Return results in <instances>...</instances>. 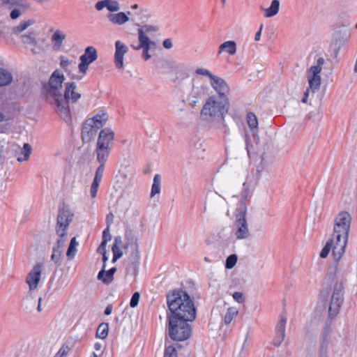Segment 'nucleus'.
I'll return each instance as SVG.
<instances>
[{
  "label": "nucleus",
  "mask_w": 357,
  "mask_h": 357,
  "mask_svg": "<svg viewBox=\"0 0 357 357\" xmlns=\"http://www.w3.org/2000/svg\"><path fill=\"white\" fill-rule=\"evenodd\" d=\"M169 310L167 314L169 337L175 341L188 339L192 333L189 322L196 318L193 299L183 289H176L167 295Z\"/></svg>",
  "instance_id": "f257e3e1"
},
{
  "label": "nucleus",
  "mask_w": 357,
  "mask_h": 357,
  "mask_svg": "<svg viewBox=\"0 0 357 357\" xmlns=\"http://www.w3.org/2000/svg\"><path fill=\"white\" fill-rule=\"evenodd\" d=\"M229 107L228 98L220 100L216 96H210L200 112L201 119L217 128L222 130L225 134L229 133V128L225 124V116L227 114Z\"/></svg>",
  "instance_id": "f03ea898"
},
{
  "label": "nucleus",
  "mask_w": 357,
  "mask_h": 357,
  "mask_svg": "<svg viewBox=\"0 0 357 357\" xmlns=\"http://www.w3.org/2000/svg\"><path fill=\"white\" fill-rule=\"evenodd\" d=\"M351 216L347 211L340 212L335 219L333 237L335 239L333 248V257L339 261L345 252L348 241Z\"/></svg>",
  "instance_id": "7ed1b4c3"
},
{
  "label": "nucleus",
  "mask_w": 357,
  "mask_h": 357,
  "mask_svg": "<svg viewBox=\"0 0 357 357\" xmlns=\"http://www.w3.org/2000/svg\"><path fill=\"white\" fill-rule=\"evenodd\" d=\"M77 84L75 82L65 83V89L61 95V98L57 100L55 112L66 122L71 120L69 102L76 103L81 98V93L76 91Z\"/></svg>",
  "instance_id": "20e7f679"
},
{
  "label": "nucleus",
  "mask_w": 357,
  "mask_h": 357,
  "mask_svg": "<svg viewBox=\"0 0 357 357\" xmlns=\"http://www.w3.org/2000/svg\"><path fill=\"white\" fill-rule=\"evenodd\" d=\"M64 80L65 77L63 72L59 69H56L50 77L49 81L43 84V93L54 110L57 105L56 101L61 98Z\"/></svg>",
  "instance_id": "39448f33"
},
{
  "label": "nucleus",
  "mask_w": 357,
  "mask_h": 357,
  "mask_svg": "<svg viewBox=\"0 0 357 357\" xmlns=\"http://www.w3.org/2000/svg\"><path fill=\"white\" fill-rule=\"evenodd\" d=\"M325 63V59L319 56L314 61V64L309 68L307 71V81L309 88L307 89L304 93L302 98L303 103L307 102L309 93L312 91V93L317 91L321 85V76L320 73L322 70V66Z\"/></svg>",
  "instance_id": "423d86ee"
},
{
  "label": "nucleus",
  "mask_w": 357,
  "mask_h": 357,
  "mask_svg": "<svg viewBox=\"0 0 357 357\" xmlns=\"http://www.w3.org/2000/svg\"><path fill=\"white\" fill-rule=\"evenodd\" d=\"M237 212L234 222V235L237 240H245L250 236L246 219L247 208L245 204L242 203Z\"/></svg>",
  "instance_id": "0eeeda50"
},
{
  "label": "nucleus",
  "mask_w": 357,
  "mask_h": 357,
  "mask_svg": "<svg viewBox=\"0 0 357 357\" xmlns=\"http://www.w3.org/2000/svg\"><path fill=\"white\" fill-rule=\"evenodd\" d=\"M126 243L123 248L126 254L130 252L129 259L131 261L133 269L135 271L139 264V247L137 238L132 231H127L125 234Z\"/></svg>",
  "instance_id": "6e6552de"
},
{
  "label": "nucleus",
  "mask_w": 357,
  "mask_h": 357,
  "mask_svg": "<svg viewBox=\"0 0 357 357\" xmlns=\"http://www.w3.org/2000/svg\"><path fill=\"white\" fill-rule=\"evenodd\" d=\"M73 214L66 208H61L59 211L56 231L60 237H65L66 231L72 221Z\"/></svg>",
  "instance_id": "1a4fd4ad"
},
{
  "label": "nucleus",
  "mask_w": 357,
  "mask_h": 357,
  "mask_svg": "<svg viewBox=\"0 0 357 357\" xmlns=\"http://www.w3.org/2000/svg\"><path fill=\"white\" fill-rule=\"evenodd\" d=\"M98 59L97 50L92 46L87 47L84 53L80 56V63L78 65L79 73L85 75L88 70L89 66Z\"/></svg>",
  "instance_id": "9d476101"
},
{
  "label": "nucleus",
  "mask_w": 357,
  "mask_h": 357,
  "mask_svg": "<svg viewBox=\"0 0 357 357\" xmlns=\"http://www.w3.org/2000/svg\"><path fill=\"white\" fill-rule=\"evenodd\" d=\"M343 301V288L342 286L336 287L333 292L328 309V315L331 318L333 319L337 315Z\"/></svg>",
  "instance_id": "9b49d317"
},
{
  "label": "nucleus",
  "mask_w": 357,
  "mask_h": 357,
  "mask_svg": "<svg viewBox=\"0 0 357 357\" xmlns=\"http://www.w3.org/2000/svg\"><path fill=\"white\" fill-rule=\"evenodd\" d=\"M42 271L43 264L38 263L33 266L31 271L28 273L26 278V282L29 285V292H31L38 288Z\"/></svg>",
  "instance_id": "f8f14e48"
},
{
  "label": "nucleus",
  "mask_w": 357,
  "mask_h": 357,
  "mask_svg": "<svg viewBox=\"0 0 357 357\" xmlns=\"http://www.w3.org/2000/svg\"><path fill=\"white\" fill-rule=\"evenodd\" d=\"M210 84L218 93L217 98L220 100L228 98L227 95L229 93L230 88L224 79L215 75L211 80Z\"/></svg>",
  "instance_id": "ddd939ff"
},
{
  "label": "nucleus",
  "mask_w": 357,
  "mask_h": 357,
  "mask_svg": "<svg viewBox=\"0 0 357 357\" xmlns=\"http://www.w3.org/2000/svg\"><path fill=\"white\" fill-rule=\"evenodd\" d=\"M114 136V132L111 128H105L102 129L99 132L96 146L112 149Z\"/></svg>",
  "instance_id": "4468645a"
},
{
  "label": "nucleus",
  "mask_w": 357,
  "mask_h": 357,
  "mask_svg": "<svg viewBox=\"0 0 357 357\" xmlns=\"http://www.w3.org/2000/svg\"><path fill=\"white\" fill-rule=\"evenodd\" d=\"M206 93L205 88L203 86H193L190 94L186 98L188 104L194 107L204 97Z\"/></svg>",
  "instance_id": "2eb2a0df"
},
{
  "label": "nucleus",
  "mask_w": 357,
  "mask_h": 357,
  "mask_svg": "<svg viewBox=\"0 0 357 357\" xmlns=\"http://www.w3.org/2000/svg\"><path fill=\"white\" fill-rule=\"evenodd\" d=\"M128 49L120 40H117L115 43V54H114V62L115 65L118 68H122L123 66V56L127 53Z\"/></svg>",
  "instance_id": "dca6fc26"
},
{
  "label": "nucleus",
  "mask_w": 357,
  "mask_h": 357,
  "mask_svg": "<svg viewBox=\"0 0 357 357\" xmlns=\"http://www.w3.org/2000/svg\"><path fill=\"white\" fill-rule=\"evenodd\" d=\"M287 321V319L282 316L276 326V335L273 340V344L275 347H279L284 340Z\"/></svg>",
  "instance_id": "f3484780"
},
{
  "label": "nucleus",
  "mask_w": 357,
  "mask_h": 357,
  "mask_svg": "<svg viewBox=\"0 0 357 357\" xmlns=\"http://www.w3.org/2000/svg\"><path fill=\"white\" fill-rule=\"evenodd\" d=\"M139 44L137 46H135L134 45H132L131 47L136 50H139L142 49L143 53L142 56L144 59V60L149 59L151 56L149 54V51L151 49V46L155 45V43L151 41L149 38H143L142 36L140 37V40H139Z\"/></svg>",
  "instance_id": "a211bd4d"
},
{
  "label": "nucleus",
  "mask_w": 357,
  "mask_h": 357,
  "mask_svg": "<svg viewBox=\"0 0 357 357\" xmlns=\"http://www.w3.org/2000/svg\"><path fill=\"white\" fill-rule=\"evenodd\" d=\"M95 8L98 11H101L106 8L111 13L118 12L121 7L119 3L116 0H101L95 4Z\"/></svg>",
  "instance_id": "6ab92c4d"
},
{
  "label": "nucleus",
  "mask_w": 357,
  "mask_h": 357,
  "mask_svg": "<svg viewBox=\"0 0 357 357\" xmlns=\"http://www.w3.org/2000/svg\"><path fill=\"white\" fill-rule=\"evenodd\" d=\"M108 119V115L105 112L98 113L95 115L92 119L86 121L91 126H93L96 130L98 131L99 129L102 128Z\"/></svg>",
  "instance_id": "aec40b11"
},
{
  "label": "nucleus",
  "mask_w": 357,
  "mask_h": 357,
  "mask_svg": "<svg viewBox=\"0 0 357 357\" xmlns=\"http://www.w3.org/2000/svg\"><path fill=\"white\" fill-rule=\"evenodd\" d=\"M116 272V268L113 267L108 271H105V268H102L99 271L97 279L102 281L105 284H110L114 280V275Z\"/></svg>",
  "instance_id": "412c9836"
},
{
  "label": "nucleus",
  "mask_w": 357,
  "mask_h": 357,
  "mask_svg": "<svg viewBox=\"0 0 357 357\" xmlns=\"http://www.w3.org/2000/svg\"><path fill=\"white\" fill-rule=\"evenodd\" d=\"M98 130L93 128L89 123L86 122L82 128V138L85 142H89L97 135Z\"/></svg>",
  "instance_id": "4be33fe9"
},
{
  "label": "nucleus",
  "mask_w": 357,
  "mask_h": 357,
  "mask_svg": "<svg viewBox=\"0 0 357 357\" xmlns=\"http://www.w3.org/2000/svg\"><path fill=\"white\" fill-rule=\"evenodd\" d=\"M236 43L234 40H227L219 46L218 54H221L223 52H226L229 55H234L236 53Z\"/></svg>",
  "instance_id": "5701e85b"
},
{
  "label": "nucleus",
  "mask_w": 357,
  "mask_h": 357,
  "mask_svg": "<svg viewBox=\"0 0 357 357\" xmlns=\"http://www.w3.org/2000/svg\"><path fill=\"white\" fill-rule=\"evenodd\" d=\"M204 149L202 147V142L200 139L192 142L190 144V154L193 159L203 158Z\"/></svg>",
  "instance_id": "b1692460"
},
{
  "label": "nucleus",
  "mask_w": 357,
  "mask_h": 357,
  "mask_svg": "<svg viewBox=\"0 0 357 357\" xmlns=\"http://www.w3.org/2000/svg\"><path fill=\"white\" fill-rule=\"evenodd\" d=\"M254 188L255 186L253 185L252 178L248 176L245 182L243 183V190L241 192L242 199L245 201L250 198L253 192Z\"/></svg>",
  "instance_id": "393cba45"
},
{
  "label": "nucleus",
  "mask_w": 357,
  "mask_h": 357,
  "mask_svg": "<svg viewBox=\"0 0 357 357\" xmlns=\"http://www.w3.org/2000/svg\"><path fill=\"white\" fill-rule=\"evenodd\" d=\"M37 303V299L32 295L31 292L23 298L21 306L26 312H31L34 309Z\"/></svg>",
  "instance_id": "a878e982"
},
{
  "label": "nucleus",
  "mask_w": 357,
  "mask_h": 357,
  "mask_svg": "<svg viewBox=\"0 0 357 357\" xmlns=\"http://www.w3.org/2000/svg\"><path fill=\"white\" fill-rule=\"evenodd\" d=\"M112 149L96 146L95 153L98 163L105 164L108 160Z\"/></svg>",
  "instance_id": "bb28decb"
},
{
  "label": "nucleus",
  "mask_w": 357,
  "mask_h": 357,
  "mask_svg": "<svg viewBox=\"0 0 357 357\" xmlns=\"http://www.w3.org/2000/svg\"><path fill=\"white\" fill-rule=\"evenodd\" d=\"M107 18L113 24L119 25L124 24L129 20L128 17L123 12L109 14Z\"/></svg>",
  "instance_id": "cd10ccee"
},
{
  "label": "nucleus",
  "mask_w": 357,
  "mask_h": 357,
  "mask_svg": "<svg viewBox=\"0 0 357 357\" xmlns=\"http://www.w3.org/2000/svg\"><path fill=\"white\" fill-rule=\"evenodd\" d=\"M280 1L273 0L271 3V6L264 9V16L266 17H272L276 15L280 10Z\"/></svg>",
  "instance_id": "c85d7f7f"
},
{
  "label": "nucleus",
  "mask_w": 357,
  "mask_h": 357,
  "mask_svg": "<svg viewBox=\"0 0 357 357\" xmlns=\"http://www.w3.org/2000/svg\"><path fill=\"white\" fill-rule=\"evenodd\" d=\"M66 34L60 30H56L52 36L51 40L54 44V47L56 49H59L63 40L66 39Z\"/></svg>",
  "instance_id": "c756f323"
},
{
  "label": "nucleus",
  "mask_w": 357,
  "mask_h": 357,
  "mask_svg": "<svg viewBox=\"0 0 357 357\" xmlns=\"http://www.w3.org/2000/svg\"><path fill=\"white\" fill-rule=\"evenodd\" d=\"M158 30V27L154 25L151 24H145L144 26H142L139 29H138V38L140 40V37L142 36L143 38H149L146 36V33H150V32H155Z\"/></svg>",
  "instance_id": "7c9ffc66"
},
{
  "label": "nucleus",
  "mask_w": 357,
  "mask_h": 357,
  "mask_svg": "<svg viewBox=\"0 0 357 357\" xmlns=\"http://www.w3.org/2000/svg\"><path fill=\"white\" fill-rule=\"evenodd\" d=\"M13 81L12 74L0 68V86H6L10 84Z\"/></svg>",
  "instance_id": "2f4dec72"
},
{
  "label": "nucleus",
  "mask_w": 357,
  "mask_h": 357,
  "mask_svg": "<svg viewBox=\"0 0 357 357\" xmlns=\"http://www.w3.org/2000/svg\"><path fill=\"white\" fill-rule=\"evenodd\" d=\"M32 148L31 145L27 143H25L23 146V148L21 151V153L17 158L18 162H22L26 161L29 159L31 153Z\"/></svg>",
  "instance_id": "473e14b6"
},
{
  "label": "nucleus",
  "mask_w": 357,
  "mask_h": 357,
  "mask_svg": "<svg viewBox=\"0 0 357 357\" xmlns=\"http://www.w3.org/2000/svg\"><path fill=\"white\" fill-rule=\"evenodd\" d=\"M161 190V177L159 174H155L153 177V182L151 187V197H153L155 195L160 192Z\"/></svg>",
  "instance_id": "72a5a7b5"
},
{
  "label": "nucleus",
  "mask_w": 357,
  "mask_h": 357,
  "mask_svg": "<svg viewBox=\"0 0 357 357\" xmlns=\"http://www.w3.org/2000/svg\"><path fill=\"white\" fill-rule=\"evenodd\" d=\"M109 333V325L107 323H102L100 324L96 331V337L100 339H105Z\"/></svg>",
  "instance_id": "f704fd0d"
},
{
  "label": "nucleus",
  "mask_w": 357,
  "mask_h": 357,
  "mask_svg": "<svg viewBox=\"0 0 357 357\" xmlns=\"http://www.w3.org/2000/svg\"><path fill=\"white\" fill-rule=\"evenodd\" d=\"M335 245V239L333 237L332 239H331L329 241L326 243L325 246L322 248L321 252H320V257L321 258H326L331 250H332V253L333 254V248Z\"/></svg>",
  "instance_id": "c9c22d12"
},
{
  "label": "nucleus",
  "mask_w": 357,
  "mask_h": 357,
  "mask_svg": "<svg viewBox=\"0 0 357 357\" xmlns=\"http://www.w3.org/2000/svg\"><path fill=\"white\" fill-rule=\"evenodd\" d=\"M238 310L234 307H229L224 317V323L226 325L229 324L232 320L238 315Z\"/></svg>",
  "instance_id": "e433bc0d"
},
{
  "label": "nucleus",
  "mask_w": 357,
  "mask_h": 357,
  "mask_svg": "<svg viewBox=\"0 0 357 357\" xmlns=\"http://www.w3.org/2000/svg\"><path fill=\"white\" fill-rule=\"evenodd\" d=\"M36 21L32 19L27 20L21 22L18 26H15L13 29V31L15 33H19L26 30L28 27L35 24Z\"/></svg>",
  "instance_id": "4c0bfd02"
},
{
  "label": "nucleus",
  "mask_w": 357,
  "mask_h": 357,
  "mask_svg": "<svg viewBox=\"0 0 357 357\" xmlns=\"http://www.w3.org/2000/svg\"><path fill=\"white\" fill-rule=\"evenodd\" d=\"M79 243L77 241L76 238L73 237L70 242V245L68 246L66 255L68 258L73 259L74 258L77 250V247L78 246Z\"/></svg>",
  "instance_id": "58836bf2"
},
{
  "label": "nucleus",
  "mask_w": 357,
  "mask_h": 357,
  "mask_svg": "<svg viewBox=\"0 0 357 357\" xmlns=\"http://www.w3.org/2000/svg\"><path fill=\"white\" fill-rule=\"evenodd\" d=\"M22 41L26 45H36V33L30 32L28 34H24L21 36Z\"/></svg>",
  "instance_id": "ea45409f"
},
{
  "label": "nucleus",
  "mask_w": 357,
  "mask_h": 357,
  "mask_svg": "<svg viewBox=\"0 0 357 357\" xmlns=\"http://www.w3.org/2000/svg\"><path fill=\"white\" fill-rule=\"evenodd\" d=\"M247 122L251 130L257 128L258 126L257 118L252 112H249L247 114Z\"/></svg>",
  "instance_id": "a19ab883"
},
{
  "label": "nucleus",
  "mask_w": 357,
  "mask_h": 357,
  "mask_svg": "<svg viewBox=\"0 0 357 357\" xmlns=\"http://www.w3.org/2000/svg\"><path fill=\"white\" fill-rule=\"evenodd\" d=\"M238 260V257L236 254L230 255L225 261V268L227 269H231L234 267Z\"/></svg>",
  "instance_id": "79ce46f5"
},
{
  "label": "nucleus",
  "mask_w": 357,
  "mask_h": 357,
  "mask_svg": "<svg viewBox=\"0 0 357 357\" xmlns=\"http://www.w3.org/2000/svg\"><path fill=\"white\" fill-rule=\"evenodd\" d=\"M63 250L56 247H54L52 249V254L51 256V260L55 264L58 263L60 260Z\"/></svg>",
  "instance_id": "37998d69"
},
{
  "label": "nucleus",
  "mask_w": 357,
  "mask_h": 357,
  "mask_svg": "<svg viewBox=\"0 0 357 357\" xmlns=\"http://www.w3.org/2000/svg\"><path fill=\"white\" fill-rule=\"evenodd\" d=\"M105 165L104 163H99V166L96 170L94 181H101L105 171Z\"/></svg>",
  "instance_id": "c03bdc74"
},
{
  "label": "nucleus",
  "mask_w": 357,
  "mask_h": 357,
  "mask_svg": "<svg viewBox=\"0 0 357 357\" xmlns=\"http://www.w3.org/2000/svg\"><path fill=\"white\" fill-rule=\"evenodd\" d=\"M75 63L73 61L69 60L63 56L60 57V66L66 71H68L69 66Z\"/></svg>",
  "instance_id": "a18cd8bd"
},
{
  "label": "nucleus",
  "mask_w": 357,
  "mask_h": 357,
  "mask_svg": "<svg viewBox=\"0 0 357 357\" xmlns=\"http://www.w3.org/2000/svg\"><path fill=\"white\" fill-rule=\"evenodd\" d=\"M164 357H177V351L173 346H168L165 349Z\"/></svg>",
  "instance_id": "49530a36"
},
{
  "label": "nucleus",
  "mask_w": 357,
  "mask_h": 357,
  "mask_svg": "<svg viewBox=\"0 0 357 357\" xmlns=\"http://www.w3.org/2000/svg\"><path fill=\"white\" fill-rule=\"evenodd\" d=\"M100 183V181H97L96 180L93 181L90 189V193L92 198H95L96 197Z\"/></svg>",
  "instance_id": "de8ad7c7"
},
{
  "label": "nucleus",
  "mask_w": 357,
  "mask_h": 357,
  "mask_svg": "<svg viewBox=\"0 0 357 357\" xmlns=\"http://www.w3.org/2000/svg\"><path fill=\"white\" fill-rule=\"evenodd\" d=\"M196 74L199 75L207 76L211 80L215 76L208 70L205 68H197L196 70Z\"/></svg>",
  "instance_id": "09e8293b"
},
{
  "label": "nucleus",
  "mask_w": 357,
  "mask_h": 357,
  "mask_svg": "<svg viewBox=\"0 0 357 357\" xmlns=\"http://www.w3.org/2000/svg\"><path fill=\"white\" fill-rule=\"evenodd\" d=\"M139 298H140L139 293L137 291L135 292L131 297L130 302V306L131 307H135L139 303Z\"/></svg>",
  "instance_id": "8fccbe9b"
},
{
  "label": "nucleus",
  "mask_w": 357,
  "mask_h": 357,
  "mask_svg": "<svg viewBox=\"0 0 357 357\" xmlns=\"http://www.w3.org/2000/svg\"><path fill=\"white\" fill-rule=\"evenodd\" d=\"M69 348L68 346L63 345L54 357H66L68 354Z\"/></svg>",
  "instance_id": "3c124183"
},
{
  "label": "nucleus",
  "mask_w": 357,
  "mask_h": 357,
  "mask_svg": "<svg viewBox=\"0 0 357 357\" xmlns=\"http://www.w3.org/2000/svg\"><path fill=\"white\" fill-rule=\"evenodd\" d=\"M112 239V236L109 232V225H107V227L104 229L102 232V242L107 243Z\"/></svg>",
  "instance_id": "603ef678"
},
{
  "label": "nucleus",
  "mask_w": 357,
  "mask_h": 357,
  "mask_svg": "<svg viewBox=\"0 0 357 357\" xmlns=\"http://www.w3.org/2000/svg\"><path fill=\"white\" fill-rule=\"evenodd\" d=\"M30 50L33 54H39L43 52V48L38 44L37 41L36 45H31Z\"/></svg>",
  "instance_id": "864d4df0"
},
{
  "label": "nucleus",
  "mask_w": 357,
  "mask_h": 357,
  "mask_svg": "<svg viewBox=\"0 0 357 357\" xmlns=\"http://www.w3.org/2000/svg\"><path fill=\"white\" fill-rule=\"evenodd\" d=\"M3 4L11 6H22L24 0H1Z\"/></svg>",
  "instance_id": "5fc2aeb1"
},
{
  "label": "nucleus",
  "mask_w": 357,
  "mask_h": 357,
  "mask_svg": "<svg viewBox=\"0 0 357 357\" xmlns=\"http://www.w3.org/2000/svg\"><path fill=\"white\" fill-rule=\"evenodd\" d=\"M233 298L235 301L238 303H243L244 302L243 293L239 291H236L232 295Z\"/></svg>",
  "instance_id": "6e6d98bb"
},
{
  "label": "nucleus",
  "mask_w": 357,
  "mask_h": 357,
  "mask_svg": "<svg viewBox=\"0 0 357 357\" xmlns=\"http://www.w3.org/2000/svg\"><path fill=\"white\" fill-rule=\"evenodd\" d=\"M112 250L113 252V255H115V256L117 255L118 257H119V258H121L123 255V252H122V250H121V248L119 247L112 246Z\"/></svg>",
  "instance_id": "4d7b16f0"
},
{
  "label": "nucleus",
  "mask_w": 357,
  "mask_h": 357,
  "mask_svg": "<svg viewBox=\"0 0 357 357\" xmlns=\"http://www.w3.org/2000/svg\"><path fill=\"white\" fill-rule=\"evenodd\" d=\"M21 12L18 9H14L10 12V17L13 20H15L20 16Z\"/></svg>",
  "instance_id": "13d9d810"
},
{
  "label": "nucleus",
  "mask_w": 357,
  "mask_h": 357,
  "mask_svg": "<svg viewBox=\"0 0 357 357\" xmlns=\"http://www.w3.org/2000/svg\"><path fill=\"white\" fill-rule=\"evenodd\" d=\"M162 45L165 49H171L173 46L172 40L170 38L165 39L162 43Z\"/></svg>",
  "instance_id": "bf43d9fd"
},
{
  "label": "nucleus",
  "mask_w": 357,
  "mask_h": 357,
  "mask_svg": "<svg viewBox=\"0 0 357 357\" xmlns=\"http://www.w3.org/2000/svg\"><path fill=\"white\" fill-rule=\"evenodd\" d=\"M106 246H107V243L102 241L101 244L100 245V246L98 248V252L102 255H104V253H107Z\"/></svg>",
  "instance_id": "052dcab7"
},
{
  "label": "nucleus",
  "mask_w": 357,
  "mask_h": 357,
  "mask_svg": "<svg viewBox=\"0 0 357 357\" xmlns=\"http://www.w3.org/2000/svg\"><path fill=\"white\" fill-rule=\"evenodd\" d=\"M122 244V238L121 236H117L114 237V243L112 246L119 247Z\"/></svg>",
  "instance_id": "680f3d73"
},
{
  "label": "nucleus",
  "mask_w": 357,
  "mask_h": 357,
  "mask_svg": "<svg viewBox=\"0 0 357 357\" xmlns=\"http://www.w3.org/2000/svg\"><path fill=\"white\" fill-rule=\"evenodd\" d=\"M65 241L66 240L64 239V237H60V239L57 240L55 247L62 249L64 246Z\"/></svg>",
  "instance_id": "e2e57ef3"
},
{
  "label": "nucleus",
  "mask_w": 357,
  "mask_h": 357,
  "mask_svg": "<svg viewBox=\"0 0 357 357\" xmlns=\"http://www.w3.org/2000/svg\"><path fill=\"white\" fill-rule=\"evenodd\" d=\"M262 29H263V24H261L259 31L255 33V41H259L260 40Z\"/></svg>",
  "instance_id": "0e129e2a"
},
{
  "label": "nucleus",
  "mask_w": 357,
  "mask_h": 357,
  "mask_svg": "<svg viewBox=\"0 0 357 357\" xmlns=\"http://www.w3.org/2000/svg\"><path fill=\"white\" fill-rule=\"evenodd\" d=\"M112 309H113L112 305H111V304L107 305L105 309L104 314L105 315H109L112 312Z\"/></svg>",
  "instance_id": "69168bd1"
},
{
  "label": "nucleus",
  "mask_w": 357,
  "mask_h": 357,
  "mask_svg": "<svg viewBox=\"0 0 357 357\" xmlns=\"http://www.w3.org/2000/svg\"><path fill=\"white\" fill-rule=\"evenodd\" d=\"M108 260V257L107 256V253H104L102 255V261H103V266L102 268H106V261Z\"/></svg>",
  "instance_id": "338daca9"
},
{
  "label": "nucleus",
  "mask_w": 357,
  "mask_h": 357,
  "mask_svg": "<svg viewBox=\"0 0 357 357\" xmlns=\"http://www.w3.org/2000/svg\"><path fill=\"white\" fill-rule=\"evenodd\" d=\"M94 349L96 350V351H100L101 349H102V344L100 343V342H96L94 344Z\"/></svg>",
  "instance_id": "774afa93"
}]
</instances>
